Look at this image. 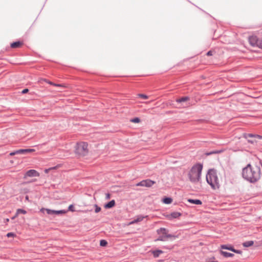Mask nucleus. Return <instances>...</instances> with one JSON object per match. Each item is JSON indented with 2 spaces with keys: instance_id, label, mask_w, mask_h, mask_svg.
Returning <instances> with one entry per match:
<instances>
[{
  "instance_id": "obj_21",
  "label": "nucleus",
  "mask_w": 262,
  "mask_h": 262,
  "mask_svg": "<svg viewBox=\"0 0 262 262\" xmlns=\"http://www.w3.org/2000/svg\"><path fill=\"white\" fill-rule=\"evenodd\" d=\"M188 100H189V97H182L181 98L177 99L176 101L177 102H182L187 101Z\"/></svg>"
},
{
  "instance_id": "obj_17",
  "label": "nucleus",
  "mask_w": 262,
  "mask_h": 262,
  "mask_svg": "<svg viewBox=\"0 0 262 262\" xmlns=\"http://www.w3.org/2000/svg\"><path fill=\"white\" fill-rule=\"evenodd\" d=\"M181 214L179 212H173L169 215V218H177L179 216H180Z\"/></svg>"
},
{
  "instance_id": "obj_7",
  "label": "nucleus",
  "mask_w": 262,
  "mask_h": 262,
  "mask_svg": "<svg viewBox=\"0 0 262 262\" xmlns=\"http://www.w3.org/2000/svg\"><path fill=\"white\" fill-rule=\"evenodd\" d=\"M155 183V182L151 181L150 180L147 179V180H143V181H141L140 182L137 184L136 186L149 187H151L152 185H153Z\"/></svg>"
},
{
  "instance_id": "obj_32",
  "label": "nucleus",
  "mask_w": 262,
  "mask_h": 262,
  "mask_svg": "<svg viewBox=\"0 0 262 262\" xmlns=\"http://www.w3.org/2000/svg\"><path fill=\"white\" fill-rule=\"evenodd\" d=\"M15 236V234L12 232H9L7 234V236L8 237H14Z\"/></svg>"
},
{
  "instance_id": "obj_24",
  "label": "nucleus",
  "mask_w": 262,
  "mask_h": 262,
  "mask_svg": "<svg viewBox=\"0 0 262 262\" xmlns=\"http://www.w3.org/2000/svg\"><path fill=\"white\" fill-rule=\"evenodd\" d=\"M107 244V242L105 240H101L100 242V245L101 246L104 247L106 246Z\"/></svg>"
},
{
  "instance_id": "obj_25",
  "label": "nucleus",
  "mask_w": 262,
  "mask_h": 262,
  "mask_svg": "<svg viewBox=\"0 0 262 262\" xmlns=\"http://www.w3.org/2000/svg\"><path fill=\"white\" fill-rule=\"evenodd\" d=\"M29 192V189L28 188H22L20 189V193H26Z\"/></svg>"
},
{
  "instance_id": "obj_36",
  "label": "nucleus",
  "mask_w": 262,
  "mask_h": 262,
  "mask_svg": "<svg viewBox=\"0 0 262 262\" xmlns=\"http://www.w3.org/2000/svg\"><path fill=\"white\" fill-rule=\"evenodd\" d=\"M259 48L262 49V39H260V42L259 43Z\"/></svg>"
},
{
  "instance_id": "obj_20",
  "label": "nucleus",
  "mask_w": 262,
  "mask_h": 262,
  "mask_svg": "<svg viewBox=\"0 0 262 262\" xmlns=\"http://www.w3.org/2000/svg\"><path fill=\"white\" fill-rule=\"evenodd\" d=\"M221 248L223 249H227L232 251L233 250V248L231 246H228L225 245H223L221 246Z\"/></svg>"
},
{
  "instance_id": "obj_39",
  "label": "nucleus",
  "mask_w": 262,
  "mask_h": 262,
  "mask_svg": "<svg viewBox=\"0 0 262 262\" xmlns=\"http://www.w3.org/2000/svg\"><path fill=\"white\" fill-rule=\"evenodd\" d=\"M110 196H111L110 194H109V193L106 194V199H110Z\"/></svg>"
},
{
  "instance_id": "obj_26",
  "label": "nucleus",
  "mask_w": 262,
  "mask_h": 262,
  "mask_svg": "<svg viewBox=\"0 0 262 262\" xmlns=\"http://www.w3.org/2000/svg\"><path fill=\"white\" fill-rule=\"evenodd\" d=\"M131 121L134 123H139L140 121V120L139 118H135L133 119Z\"/></svg>"
},
{
  "instance_id": "obj_16",
  "label": "nucleus",
  "mask_w": 262,
  "mask_h": 262,
  "mask_svg": "<svg viewBox=\"0 0 262 262\" xmlns=\"http://www.w3.org/2000/svg\"><path fill=\"white\" fill-rule=\"evenodd\" d=\"M254 244V242L252 241H247L243 244V245L245 247H249L252 246Z\"/></svg>"
},
{
  "instance_id": "obj_19",
  "label": "nucleus",
  "mask_w": 262,
  "mask_h": 262,
  "mask_svg": "<svg viewBox=\"0 0 262 262\" xmlns=\"http://www.w3.org/2000/svg\"><path fill=\"white\" fill-rule=\"evenodd\" d=\"M172 199L170 198H165L163 200V203L166 204H170L172 202Z\"/></svg>"
},
{
  "instance_id": "obj_22",
  "label": "nucleus",
  "mask_w": 262,
  "mask_h": 262,
  "mask_svg": "<svg viewBox=\"0 0 262 262\" xmlns=\"http://www.w3.org/2000/svg\"><path fill=\"white\" fill-rule=\"evenodd\" d=\"M27 212L26 210L21 209H18L16 211V216H18L19 214L22 213V214H26Z\"/></svg>"
},
{
  "instance_id": "obj_30",
  "label": "nucleus",
  "mask_w": 262,
  "mask_h": 262,
  "mask_svg": "<svg viewBox=\"0 0 262 262\" xmlns=\"http://www.w3.org/2000/svg\"><path fill=\"white\" fill-rule=\"evenodd\" d=\"M220 152H221V151L216 150V151H212V152H209V153H206V155H211V154H219V153H220Z\"/></svg>"
},
{
  "instance_id": "obj_40",
  "label": "nucleus",
  "mask_w": 262,
  "mask_h": 262,
  "mask_svg": "<svg viewBox=\"0 0 262 262\" xmlns=\"http://www.w3.org/2000/svg\"><path fill=\"white\" fill-rule=\"evenodd\" d=\"M207 55L208 56H211V55H212V52H211V51H209V52H207Z\"/></svg>"
},
{
  "instance_id": "obj_44",
  "label": "nucleus",
  "mask_w": 262,
  "mask_h": 262,
  "mask_svg": "<svg viewBox=\"0 0 262 262\" xmlns=\"http://www.w3.org/2000/svg\"><path fill=\"white\" fill-rule=\"evenodd\" d=\"M26 200H27V201H29V196L28 195L26 196Z\"/></svg>"
},
{
  "instance_id": "obj_13",
  "label": "nucleus",
  "mask_w": 262,
  "mask_h": 262,
  "mask_svg": "<svg viewBox=\"0 0 262 262\" xmlns=\"http://www.w3.org/2000/svg\"><path fill=\"white\" fill-rule=\"evenodd\" d=\"M115 205V202L114 200H112L108 203L106 204L104 206L105 208H111L114 207Z\"/></svg>"
},
{
  "instance_id": "obj_45",
  "label": "nucleus",
  "mask_w": 262,
  "mask_h": 262,
  "mask_svg": "<svg viewBox=\"0 0 262 262\" xmlns=\"http://www.w3.org/2000/svg\"><path fill=\"white\" fill-rule=\"evenodd\" d=\"M17 216H16V214H15L14 216H13V217H12V220H13V219H14L15 218H16Z\"/></svg>"
},
{
  "instance_id": "obj_41",
  "label": "nucleus",
  "mask_w": 262,
  "mask_h": 262,
  "mask_svg": "<svg viewBox=\"0 0 262 262\" xmlns=\"http://www.w3.org/2000/svg\"><path fill=\"white\" fill-rule=\"evenodd\" d=\"M16 154H17V153H15V151H14V152H11V153L10 154V155L11 156H14V155H16Z\"/></svg>"
},
{
  "instance_id": "obj_33",
  "label": "nucleus",
  "mask_w": 262,
  "mask_h": 262,
  "mask_svg": "<svg viewBox=\"0 0 262 262\" xmlns=\"http://www.w3.org/2000/svg\"><path fill=\"white\" fill-rule=\"evenodd\" d=\"M232 251L236 253L239 254H242V252L241 250H235L234 248H233V250Z\"/></svg>"
},
{
  "instance_id": "obj_29",
  "label": "nucleus",
  "mask_w": 262,
  "mask_h": 262,
  "mask_svg": "<svg viewBox=\"0 0 262 262\" xmlns=\"http://www.w3.org/2000/svg\"><path fill=\"white\" fill-rule=\"evenodd\" d=\"M138 96L142 98L146 99L148 98V97L147 95H144V94H139L138 95Z\"/></svg>"
},
{
  "instance_id": "obj_4",
  "label": "nucleus",
  "mask_w": 262,
  "mask_h": 262,
  "mask_svg": "<svg viewBox=\"0 0 262 262\" xmlns=\"http://www.w3.org/2000/svg\"><path fill=\"white\" fill-rule=\"evenodd\" d=\"M88 143L85 142H77L75 147V154L79 157H82L86 156L89 153Z\"/></svg>"
},
{
  "instance_id": "obj_5",
  "label": "nucleus",
  "mask_w": 262,
  "mask_h": 262,
  "mask_svg": "<svg viewBox=\"0 0 262 262\" xmlns=\"http://www.w3.org/2000/svg\"><path fill=\"white\" fill-rule=\"evenodd\" d=\"M157 233L160 236L157 240L165 241L168 238H176V236L173 235L168 234V230L164 228H161L157 230Z\"/></svg>"
},
{
  "instance_id": "obj_43",
  "label": "nucleus",
  "mask_w": 262,
  "mask_h": 262,
  "mask_svg": "<svg viewBox=\"0 0 262 262\" xmlns=\"http://www.w3.org/2000/svg\"><path fill=\"white\" fill-rule=\"evenodd\" d=\"M49 169H45V171L46 173H48L49 172Z\"/></svg>"
},
{
  "instance_id": "obj_18",
  "label": "nucleus",
  "mask_w": 262,
  "mask_h": 262,
  "mask_svg": "<svg viewBox=\"0 0 262 262\" xmlns=\"http://www.w3.org/2000/svg\"><path fill=\"white\" fill-rule=\"evenodd\" d=\"M221 253L222 254L225 256V257H232L234 256V254H232V253H229V252H225V251H221Z\"/></svg>"
},
{
  "instance_id": "obj_11",
  "label": "nucleus",
  "mask_w": 262,
  "mask_h": 262,
  "mask_svg": "<svg viewBox=\"0 0 262 262\" xmlns=\"http://www.w3.org/2000/svg\"><path fill=\"white\" fill-rule=\"evenodd\" d=\"M35 151L34 149H21L15 151L18 154H27Z\"/></svg>"
},
{
  "instance_id": "obj_23",
  "label": "nucleus",
  "mask_w": 262,
  "mask_h": 262,
  "mask_svg": "<svg viewBox=\"0 0 262 262\" xmlns=\"http://www.w3.org/2000/svg\"><path fill=\"white\" fill-rule=\"evenodd\" d=\"M145 218L144 216H143L142 215H139L137 217V218L136 219H135V221L137 223L140 222H141L142 221H143V220Z\"/></svg>"
},
{
  "instance_id": "obj_37",
  "label": "nucleus",
  "mask_w": 262,
  "mask_h": 262,
  "mask_svg": "<svg viewBox=\"0 0 262 262\" xmlns=\"http://www.w3.org/2000/svg\"><path fill=\"white\" fill-rule=\"evenodd\" d=\"M54 86H59V87H63V86L61 84H56V83H54V84H53Z\"/></svg>"
},
{
  "instance_id": "obj_35",
  "label": "nucleus",
  "mask_w": 262,
  "mask_h": 262,
  "mask_svg": "<svg viewBox=\"0 0 262 262\" xmlns=\"http://www.w3.org/2000/svg\"><path fill=\"white\" fill-rule=\"evenodd\" d=\"M28 91H29L28 89H24V90H23L22 91V93H23V94H26V93H27Z\"/></svg>"
},
{
  "instance_id": "obj_1",
  "label": "nucleus",
  "mask_w": 262,
  "mask_h": 262,
  "mask_svg": "<svg viewBox=\"0 0 262 262\" xmlns=\"http://www.w3.org/2000/svg\"><path fill=\"white\" fill-rule=\"evenodd\" d=\"M261 165L260 162L250 163L243 168V178L251 183L257 182L262 174Z\"/></svg>"
},
{
  "instance_id": "obj_31",
  "label": "nucleus",
  "mask_w": 262,
  "mask_h": 262,
  "mask_svg": "<svg viewBox=\"0 0 262 262\" xmlns=\"http://www.w3.org/2000/svg\"><path fill=\"white\" fill-rule=\"evenodd\" d=\"M68 210L72 212L75 211L74 206L73 205H70L69 206Z\"/></svg>"
},
{
  "instance_id": "obj_46",
  "label": "nucleus",
  "mask_w": 262,
  "mask_h": 262,
  "mask_svg": "<svg viewBox=\"0 0 262 262\" xmlns=\"http://www.w3.org/2000/svg\"><path fill=\"white\" fill-rule=\"evenodd\" d=\"M157 262H163V260H159Z\"/></svg>"
},
{
  "instance_id": "obj_10",
  "label": "nucleus",
  "mask_w": 262,
  "mask_h": 262,
  "mask_svg": "<svg viewBox=\"0 0 262 262\" xmlns=\"http://www.w3.org/2000/svg\"><path fill=\"white\" fill-rule=\"evenodd\" d=\"M243 137L248 139L249 138H255L258 139H262V136L258 135H255L252 134H244L243 135Z\"/></svg>"
},
{
  "instance_id": "obj_12",
  "label": "nucleus",
  "mask_w": 262,
  "mask_h": 262,
  "mask_svg": "<svg viewBox=\"0 0 262 262\" xmlns=\"http://www.w3.org/2000/svg\"><path fill=\"white\" fill-rule=\"evenodd\" d=\"M23 46V42L20 41H16L11 44L12 48H19Z\"/></svg>"
},
{
  "instance_id": "obj_38",
  "label": "nucleus",
  "mask_w": 262,
  "mask_h": 262,
  "mask_svg": "<svg viewBox=\"0 0 262 262\" xmlns=\"http://www.w3.org/2000/svg\"><path fill=\"white\" fill-rule=\"evenodd\" d=\"M248 142H250V143H254V142H256V140H251L250 139H248Z\"/></svg>"
},
{
  "instance_id": "obj_2",
  "label": "nucleus",
  "mask_w": 262,
  "mask_h": 262,
  "mask_svg": "<svg viewBox=\"0 0 262 262\" xmlns=\"http://www.w3.org/2000/svg\"><path fill=\"white\" fill-rule=\"evenodd\" d=\"M203 167V164L196 163L190 168L188 172L187 176L191 183H196L200 181Z\"/></svg>"
},
{
  "instance_id": "obj_15",
  "label": "nucleus",
  "mask_w": 262,
  "mask_h": 262,
  "mask_svg": "<svg viewBox=\"0 0 262 262\" xmlns=\"http://www.w3.org/2000/svg\"><path fill=\"white\" fill-rule=\"evenodd\" d=\"M188 202L190 203L196 204V205H201L202 202L200 200H193V199H188Z\"/></svg>"
},
{
  "instance_id": "obj_34",
  "label": "nucleus",
  "mask_w": 262,
  "mask_h": 262,
  "mask_svg": "<svg viewBox=\"0 0 262 262\" xmlns=\"http://www.w3.org/2000/svg\"><path fill=\"white\" fill-rule=\"evenodd\" d=\"M137 223L135 221V220H134L133 221H132V222H129V223H128L127 225L128 226H129V225H133V224H136Z\"/></svg>"
},
{
  "instance_id": "obj_9",
  "label": "nucleus",
  "mask_w": 262,
  "mask_h": 262,
  "mask_svg": "<svg viewBox=\"0 0 262 262\" xmlns=\"http://www.w3.org/2000/svg\"><path fill=\"white\" fill-rule=\"evenodd\" d=\"M39 173L36 170L31 169L27 171L24 175V179H26L27 177H39Z\"/></svg>"
},
{
  "instance_id": "obj_8",
  "label": "nucleus",
  "mask_w": 262,
  "mask_h": 262,
  "mask_svg": "<svg viewBox=\"0 0 262 262\" xmlns=\"http://www.w3.org/2000/svg\"><path fill=\"white\" fill-rule=\"evenodd\" d=\"M260 39L257 38L256 36H251L249 38V41L251 45L253 47H257L259 48V43Z\"/></svg>"
},
{
  "instance_id": "obj_14",
  "label": "nucleus",
  "mask_w": 262,
  "mask_h": 262,
  "mask_svg": "<svg viewBox=\"0 0 262 262\" xmlns=\"http://www.w3.org/2000/svg\"><path fill=\"white\" fill-rule=\"evenodd\" d=\"M163 251L160 250L152 251L151 253L153 254L154 257L156 258L159 256L160 254L163 253Z\"/></svg>"
},
{
  "instance_id": "obj_3",
  "label": "nucleus",
  "mask_w": 262,
  "mask_h": 262,
  "mask_svg": "<svg viewBox=\"0 0 262 262\" xmlns=\"http://www.w3.org/2000/svg\"><path fill=\"white\" fill-rule=\"evenodd\" d=\"M206 181L212 189H216L220 188V181L215 169H209L206 174Z\"/></svg>"
},
{
  "instance_id": "obj_6",
  "label": "nucleus",
  "mask_w": 262,
  "mask_h": 262,
  "mask_svg": "<svg viewBox=\"0 0 262 262\" xmlns=\"http://www.w3.org/2000/svg\"><path fill=\"white\" fill-rule=\"evenodd\" d=\"M46 211L47 213L48 214H64L67 213L68 211L66 210H54L49 209H45L41 208L40 209V211L42 213H44V211Z\"/></svg>"
},
{
  "instance_id": "obj_28",
  "label": "nucleus",
  "mask_w": 262,
  "mask_h": 262,
  "mask_svg": "<svg viewBox=\"0 0 262 262\" xmlns=\"http://www.w3.org/2000/svg\"><path fill=\"white\" fill-rule=\"evenodd\" d=\"M95 211L96 213H98L101 211V208L98 206L97 205H95Z\"/></svg>"
},
{
  "instance_id": "obj_27",
  "label": "nucleus",
  "mask_w": 262,
  "mask_h": 262,
  "mask_svg": "<svg viewBox=\"0 0 262 262\" xmlns=\"http://www.w3.org/2000/svg\"><path fill=\"white\" fill-rule=\"evenodd\" d=\"M41 81H45V82H47L48 83H49V84H51V85H53V84H54V83H53L52 82L49 81L47 80V79H40V80L39 81V82H41Z\"/></svg>"
},
{
  "instance_id": "obj_42",
  "label": "nucleus",
  "mask_w": 262,
  "mask_h": 262,
  "mask_svg": "<svg viewBox=\"0 0 262 262\" xmlns=\"http://www.w3.org/2000/svg\"><path fill=\"white\" fill-rule=\"evenodd\" d=\"M9 219H6L5 220V223H8V222H9Z\"/></svg>"
}]
</instances>
